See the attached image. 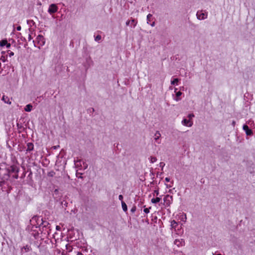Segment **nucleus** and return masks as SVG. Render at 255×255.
<instances>
[{"label":"nucleus","mask_w":255,"mask_h":255,"mask_svg":"<svg viewBox=\"0 0 255 255\" xmlns=\"http://www.w3.org/2000/svg\"><path fill=\"white\" fill-rule=\"evenodd\" d=\"M154 193L156 194V195H158V194H159V192H158V190H155L154 191Z\"/></svg>","instance_id":"obj_33"},{"label":"nucleus","mask_w":255,"mask_h":255,"mask_svg":"<svg viewBox=\"0 0 255 255\" xmlns=\"http://www.w3.org/2000/svg\"><path fill=\"white\" fill-rule=\"evenodd\" d=\"M25 112H30L32 110V106L31 104H28L24 108Z\"/></svg>","instance_id":"obj_7"},{"label":"nucleus","mask_w":255,"mask_h":255,"mask_svg":"<svg viewBox=\"0 0 255 255\" xmlns=\"http://www.w3.org/2000/svg\"><path fill=\"white\" fill-rule=\"evenodd\" d=\"M169 198L172 199V197L171 196H169V195H166V196L164 198V201H165L169 200H168Z\"/></svg>","instance_id":"obj_18"},{"label":"nucleus","mask_w":255,"mask_h":255,"mask_svg":"<svg viewBox=\"0 0 255 255\" xmlns=\"http://www.w3.org/2000/svg\"><path fill=\"white\" fill-rule=\"evenodd\" d=\"M232 124H233V125L234 126L235 125V122L233 121V123H232Z\"/></svg>","instance_id":"obj_38"},{"label":"nucleus","mask_w":255,"mask_h":255,"mask_svg":"<svg viewBox=\"0 0 255 255\" xmlns=\"http://www.w3.org/2000/svg\"><path fill=\"white\" fill-rule=\"evenodd\" d=\"M134 19H132L130 22V23H134Z\"/></svg>","instance_id":"obj_37"},{"label":"nucleus","mask_w":255,"mask_h":255,"mask_svg":"<svg viewBox=\"0 0 255 255\" xmlns=\"http://www.w3.org/2000/svg\"><path fill=\"white\" fill-rule=\"evenodd\" d=\"M58 10V7L56 4H51L49 5L48 11L49 13L52 14L57 12Z\"/></svg>","instance_id":"obj_2"},{"label":"nucleus","mask_w":255,"mask_h":255,"mask_svg":"<svg viewBox=\"0 0 255 255\" xmlns=\"http://www.w3.org/2000/svg\"><path fill=\"white\" fill-rule=\"evenodd\" d=\"M16 29H17V30H18V31L20 30H21V26H17V28H16Z\"/></svg>","instance_id":"obj_30"},{"label":"nucleus","mask_w":255,"mask_h":255,"mask_svg":"<svg viewBox=\"0 0 255 255\" xmlns=\"http://www.w3.org/2000/svg\"><path fill=\"white\" fill-rule=\"evenodd\" d=\"M166 186L167 187V188H169V187H170V186H168V185L166 184Z\"/></svg>","instance_id":"obj_39"},{"label":"nucleus","mask_w":255,"mask_h":255,"mask_svg":"<svg viewBox=\"0 0 255 255\" xmlns=\"http://www.w3.org/2000/svg\"><path fill=\"white\" fill-rule=\"evenodd\" d=\"M29 40L31 39V36L30 35H29Z\"/></svg>","instance_id":"obj_42"},{"label":"nucleus","mask_w":255,"mask_h":255,"mask_svg":"<svg viewBox=\"0 0 255 255\" xmlns=\"http://www.w3.org/2000/svg\"><path fill=\"white\" fill-rule=\"evenodd\" d=\"M165 165V164L163 163V162H160V166H162V167Z\"/></svg>","instance_id":"obj_31"},{"label":"nucleus","mask_w":255,"mask_h":255,"mask_svg":"<svg viewBox=\"0 0 255 255\" xmlns=\"http://www.w3.org/2000/svg\"><path fill=\"white\" fill-rule=\"evenodd\" d=\"M76 255H83V254L82 253L78 252L76 253Z\"/></svg>","instance_id":"obj_27"},{"label":"nucleus","mask_w":255,"mask_h":255,"mask_svg":"<svg viewBox=\"0 0 255 255\" xmlns=\"http://www.w3.org/2000/svg\"><path fill=\"white\" fill-rule=\"evenodd\" d=\"M194 116L193 114H189L188 115V118H189V119H191L192 117H193Z\"/></svg>","instance_id":"obj_24"},{"label":"nucleus","mask_w":255,"mask_h":255,"mask_svg":"<svg viewBox=\"0 0 255 255\" xmlns=\"http://www.w3.org/2000/svg\"><path fill=\"white\" fill-rule=\"evenodd\" d=\"M157 158L155 157H150V162L151 163H154L156 161Z\"/></svg>","instance_id":"obj_16"},{"label":"nucleus","mask_w":255,"mask_h":255,"mask_svg":"<svg viewBox=\"0 0 255 255\" xmlns=\"http://www.w3.org/2000/svg\"><path fill=\"white\" fill-rule=\"evenodd\" d=\"M152 14L150 13H149L147 15V23L148 24L149 21H150V17H152Z\"/></svg>","instance_id":"obj_15"},{"label":"nucleus","mask_w":255,"mask_h":255,"mask_svg":"<svg viewBox=\"0 0 255 255\" xmlns=\"http://www.w3.org/2000/svg\"><path fill=\"white\" fill-rule=\"evenodd\" d=\"M150 25L152 26V27H153L155 26V22L153 21L152 22L151 24H150Z\"/></svg>","instance_id":"obj_29"},{"label":"nucleus","mask_w":255,"mask_h":255,"mask_svg":"<svg viewBox=\"0 0 255 255\" xmlns=\"http://www.w3.org/2000/svg\"><path fill=\"white\" fill-rule=\"evenodd\" d=\"M62 255H66L63 252L62 253Z\"/></svg>","instance_id":"obj_41"},{"label":"nucleus","mask_w":255,"mask_h":255,"mask_svg":"<svg viewBox=\"0 0 255 255\" xmlns=\"http://www.w3.org/2000/svg\"><path fill=\"white\" fill-rule=\"evenodd\" d=\"M7 41L6 40H2L1 41H0V46H3L5 45V44H7Z\"/></svg>","instance_id":"obj_12"},{"label":"nucleus","mask_w":255,"mask_h":255,"mask_svg":"<svg viewBox=\"0 0 255 255\" xmlns=\"http://www.w3.org/2000/svg\"><path fill=\"white\" fill-rule=\"evenodd\" d=\"M66 248L67 250H69V252H71L72 251L71 247L68 245H67L66 246Z\"/></svg>","instance_id":"obj_19"},{"label":"nucleus","mask_w":255,"mask_h":255,"mask_svg":"<svg viewBox=\"0 0 255 255\" xmlns=\"http://www.w3.org/2000/svg\"><path fill=\"white\" fill-rule=\"evenodd\" d=\"M182 124L185 126L190 127L192 126L193 123L190 119H184L182 121Z\"/></svg>","instance_id":"obj_4"},{"label":"nucleus","mask_w":255,"mask_h":255,"mask_svg":"<svg viewBox=\"0 0 255 255\" xmlns=\"http://www.w3.org/2000/svg\"><path fill=\"white\" fill-rule=\"evenodd\" d=\"M174 245L179 248L184 245V241L182 239H176L174 241Z\"/></svg>","instance_id":"obj_3"},{"label":"nucleus","mask_w":255,"mask_h":255,"mask_svg":"<svg viewBox=\"0 0 255 255\" xmlns=\"http://www.w3.org/2000/svg\"><path fill=\"white\" fill-rule=\"evenodd\" d=\"M58 147H59V145H58V146H54L53 147V148L54 149H55L57 148Z\"/></svg>","instance_id":"obj_36"},{"label":"nucleus","mask_w":255,"mask_h":255,"mask_svg":"<svg viewBox=\"0 0 255 255\" xmlns=\"http://www.w3.org/2000/svg\"><path fill=\"white\" fill-rule=\"evenodd\" d=\"M2 100L5 103H7V104H11V102L10 101L9 99V98L8 97H6V96H3L2 98Z\"/></svg>","instance_id":"obj_6"},{"label":"nucleus","mask_w":255,"mask_h":255,"mask_svg":"<svg viewBox=\"0 0 255 255\" xmlns=\"http://www.w3.org/2000/svg\"><path fill=\"white\" fill-rule=\"evenodd\" d=\"M182 95V93L180 91L177 92L176 94V99H175L176 101H179L180 99L179 97Z\"/></svg>","instance_id":"obj_13"},{"label":"nucleus","mask_w":255,"mask_h":255,"mask_svg":"<svg viewBox=\"0 0 255 255\" xmlns=\"http://www.w3.org/2000/svg\"><path fill=\"white\" fill-rule=\"evenodd\" d=\"M60 229H61V228L60 227V226H56V229L57 230H58V231H59V230H60Z\"/></svg>","instance_id":"obj_28"},{"label":"nucleus","mask_w":255,"mask_h":255,"mask_svg":"<svg viewBox=\"0 0 255 255\" xmlns=\"http://www.w3.org/2000/svg\"><path fill=\"white\" fill-rule=\"evenodd\" d=\"M143 211H144L145 213L147 214V213H149V209H148V208H145V209H144Z\"/></svg>","instance_id":"obj_23"},{"label":"nucleus","mask_w":255,"mask_h":255,"mask_svg":"<svg viewBox=\"0 0 255 255\" xmlns=\"http://www.w3.org/2000/svg\"><path fill=\"white\" fill-rule=\"evenodd\" d=\"M160 201V198L159 197H156L155 199H152L151 202L152 203H156L159 202Z\"/></svg>","instance_id":"obj_10"},{"label":"nucleus","mask_w":255,"mask_h":255,"mask_svg":"<svg viewBox=\"0 0 255 255\" xmlns=\"http://www.w3.org/2000/svg\"><path fill=\"white\" fill-rule=\"evenodd\" d=\"M177 224V222L175 221V220H173L171 221V226L172 227V228H175V225Z\"/></svg>","instance_id":"obj_17"},{"label":"nucleus","mask_w":255,"mask_h":255,"mask_svg":"<svg viewBox=\"0 0 255 255\" xmlns=\"http://www.w3.org/2000/svg\"><path fill=\"white\" fill-rule=\"evenodd\" d=\"M43 39V36L41 35H39L38 36H37V39L40 41L42 39Z\"/></svg>","instance_id":"obj_22"},{"label":"nucleus","mask_w":255,"mask_h":255,"mask_svg":"<svg viewBox=\"0 0 255 255\" xmlns=\"http://www.w3.org/2000/svg\"><path fill=\"white\" fill-rule=\"evenodd\" d=\"M119 199L120 200H121L122 201L123 199V197L122 195H120L119 196Z\"/></svg>","instance_id":"obj_25"},{"label":"nucleus","mask_w":255,"mask_h":255,"mask_svg":"<svg viewBox=\"0 0 255 255\" xmlns=\"http://www.w3.org/2000/svg\"><path fill=\"white\" fill-rule=\"evenodd\" d=\"M7 52L9 57H11L14 55V53L13 52L8 51Z\"/></svg>","instance_id":"obj_21"},{"label":"nucleus","mask_w":255,"mask_h":255,"mask_svg":"<svg viewBox=\"0 0 255 255\" xmlns=\"http://www.w3.org/2000/svg\"><path fill=\"white\" fill-rule=\"evenodd\" d=\"M135 211V207H133V208L131 209V211L132 212H134Z\"/></svg>","instance_id":"obj_32"},{"label":"nucleus","mask_w":255,"mask_h":255,"mask_svg":"<svg viewBox=\"0 0 255 255\" xmlns=\"http://www.w3.org/2000/svg\"><path fill=\"white\" fill-rule=\"evenodd\" d=\"M130 21L128 20L126 22V25H128L130 23Z\"/></svg>","instance_id":"obj_35"},{"label":"nucleus","mask_w":255,"mask_h":255,"mask_svg":"<svg viewBox=\"0 0 255 255\" xmlns=\"http://www.w3.org/2000/svg\"><path fill=\"white\" fill-rule=\"evenodd\" d=\"M178 81H179V79L177 78H175L173 81H172L171 82V84L172 85L177 84V83L178 82Z\"/></svg>","instance_id":"obj_14"},{"label":"nucleus","mask_w":255,"mask_h":255,"mask_svg":"<svg viewBox=\"0 0 255 255\" xmlns=\"http://www.w3.org/2000/svg\"><path fill=\"white\" fill-rule=\"evenodd\" d=\"M101 39V36L99 35H98L97 36H96V37H95V40L96 41H98V40H100V39Z\"/></svg>","instance_id":"obj_20"},{"label":"nucleus","mask_w":255,"mask_h":255,"mask_svg":"<svg viewBox=\"0 0 255 255\" xmlns=\"http://www.w3.org/2000/svg\"><path fill=\"white\" fill-rule=\"evenodd\" d=\"M27 151H31V150H32L33 149V144L32 143H28L27 144Z\"/></svg>","instance_id":"obj_8"},{"label":"nucleus","mask_w":255,"mask_h":255,"mask_svg":"<svg viewBox=\"0 0 255 255\" xmlns=\"http://www.w3.org/2000/svg\"><path fill=\"white\" fill-rule=\"evenodd\" d=\"M208 13L203 10H198L196 13L197 18L199 20H204L207 18Z\"/></svg>","instance_id":"obj_1"},{"label":"nucleus","mask_w":255,"mask_h":255,"mask_svg":"<svg viewBox=\"0 0 255 255\" xmlns=\"http://www.w3.org/2000/svg\"><path fill=\"white\" fill-rule=\"evenodd\" d=\"M122 206L123 209V210L124 211H127L128 208H127V205L123 201L122 202Z\"/></svg>","instance_id":"obj_11"},{"label":"nucleus","mask_w":255,"mask_h":255,"mask_svg":"<svg viewBox=\"0 0 255 255\" xmlns=\"http://www.w3.org/2000/svg\"><path fill=\"white\" fill-rule=\"evenodd\" d=\"M165 180L166 181L169 182V180H170V179L169 178H168V177H166V178H165Z\"/></svg>","instance_id":"obj_34"},{"label":"nucleus","mask_w":255,"mask_h":255,"mask_svg":"<svg viewBox=\"0 0 255 255\" xmlns=\"http://www.w3.org/2000/svg\"><path fill=\"white\" fill-rule=\"evenodd\" d=\"M5 45H6V47L8 48H9V47H10V45H10V43H8V42H7V44H5Z\"/></svg>","instance_id":"obj_26"},{"label":"nucleus","mask_w":255,"mask_h":255,"mask_svg":"<svg viewBox=\"0 0 255 255\" xmlns=\"http://www.w3.org/2000/svg\"><path fill=\"white\" fill-rule=\"evenodd\" d=\"M136 23H135L134 24H133V27H135L136 26Z\"/></svg>","instance_id":"obj_40"},{"label":"nucleus","mask_w":255,"mask_h":255,"mask_svg":"<svg viewBox=\"0 0 255 255\" xmlns=\"http://www.w3.org/2000/svg\"><path fill=\"white\" fill-rule=\"evenodd\" d=\"M243 129L246 131V133L247 135H251L253 134V131L250 129L247 125H244Z\"/></svg>","instance_id":"obj_5"},{"label":"nucleus","mask_w":255,"mask_h":255,"mask_svg":"<svg viewBox=\"0 0 255 255\" xmlns=\"http://www.w3.org/2000/svg\"><path fill=\"white\" fill-rule=\"evenodd\" d=\"M160 136H161V134H160L159 131H156L154 134V139L155 140H157V139H158L159 138Z\"/></svg>","instance_id":"obj_9"}]
</instances>
